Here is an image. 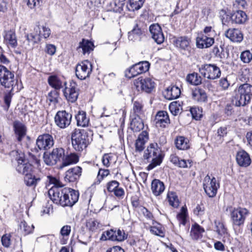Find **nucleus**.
<instances>
[{
	"instance_id": "nucleus-1",
	"label": "nucleus",
	"mask_w": 252,
	"mask_h": 252,
	"mask_svg": "<svg viewBox=\"0 0 252 252\" xmlns=\"http://www.w3.org/2000/svg\"><path fill=\"white\" fill-rule=\"evenodd\" d=\"M69 193L68 188H58L57 187H51L48 190V195L52 201L57 204H59L63 207L65 205H70L76 199V194H73L70 200H67V193Z\"/></svg>"
},
{
	"instance_id": "nucleus-2",
	"label": "nucleus",
	"mask_w": 252,
	"mask_h": 252,
	"mask_svg": "<svg viewBox=\"0 0 252 252\" xmlns=\"http://www.w3.org/2000/svg\"><path fill=\"white\" fill-rule=\"evenodd\" d=\"M252 97V85L245 83L241 85L234 91L233 102L236 106H244Z\"/></svg>"
},
{
	"instance_id": "nucleus-3",
	"label": "nucleus",
	"mask_w": 252,
	"mask_h": 252,
	"mask_svg": "<svg viewBox=\"0 0 252 252\" xmlns=\"http://www.w3.org/2000/svg\"><path fill=\"white\" fill-rule=\"evenodd\" d=\"M143 157L147 160H151L148 165L149 169H152L159 165L162 161L163 156L161 151L156 143H151L144 152Z\"/></svg>"
},
{
	"instance_id": "nucleus-4",
	"label": "nucleus",
	"mask_w": 252,
	"mask_h": 252,
	"mask_svg": "<svg viewBox=\"0 0 252 252\" xmlns=\"http://www.w3.org/2000/svg\"><path fill=\"white\" fill-rule=\"evenodd\" d=\"M71 142L75 150L82 151L89 144L87 132L84 129H75L71 134Z\"/></svg>"
},
{
	"instance_id": "nucleus-5",
	"label": "nucleus",
	"mask_w": 252,
	"mask_h": 252,
	"mask_svg": "<svg viewBox=\"0 0 252 252\" xmlns=\"http://www.w3.org/2000/svg\"><path fill=\"white\" fill-rule=\"evenodd\" d=\"M0 82L5 88H11V91H14L17 80L14 77L13 72L9 70L5 66L0 64Z\"/></svg>"
},
{
	"instance_id": "nucleus-6",
	"label": "nucleus",
	"mask_w": 252,
	"mask_h": 252,
	"mask_svg": "<svg viewBox=\"0 0 252 252\" xmlns=\"http://www.w3.org/2000/svg\"><path fill=\"white\" fill-rule=\"evenodd\" d=\"M42 32L41 31V28L39 26H36L30 33L26 35L27 40L32 47L40 41L42 36L46 38L50 35V30L48 28L42 27Z\"/></svg>"
},
{
	"instance_id": "nucleus-7",
	"label": "nucleus",
	"mask_w": 252,
	"mask_h": 252,
	"mask_svg": "<svg viewBox=\"0 0 252 252\" xmlns=\"http://www.w3.org/2000/svg\"><path fill=\"white\" fill-rule=\"evenodd\" d=\"M203 186L206 194L210 197H213L217 194L220 184L215 177L211 178L210 176L207 175L204 179Z\"/></svg>"
},
{
	"instance_id": "nucleus-8",
	"label": "nucleus",
	"mask_w": 252,
	"mask_h": 252,
	"mask_svg": "<svg viewBox=\"0 0 252 252\" xmlns=\"http://www.w3.org/2000/svg\"><path fill=\"white\" fill-rule=\"evenodd\" d=\"M200 73L206 78L214 80L220 76L221 71L219 67L214 64H206L199 68Z\"/></svg>"
},
{
	"instance_id": "nucleus-9",
	"label": "nucleus",
	"mask_w": 252,
	"mask_h": 252,
	"mask_svg": "<svg viewBox=\"0 0 252 252\" xmlns=\"http://www.w3.org/2000/svg\"><path fill=\"white\" fill-rule=\"evenodd\" d=\"M92 71V64L88 60H85L77 64L75 74L80 80H84L89 77Z\"/></svg>"
},
{
	"instance_id": "nucleus-10",
	"label": "nucleus",
	"mask_w": 252,
	"mask_h": 252,
	"mask_svg": "<svg viewBox=\"0 0 252 252\" xmlns=\"http://www.w3.org/2000/svg\"><path fill=\"white\" fill-rule=\"evenodd\" d=\"M127 238V234L124 230L118 229L114 230L110 229L104 231L102 234L100 239L101 241L110 240L113 241L122 242Z\"/></svg>"
},
{
	"instance_id": "nucleus-11",
	"label": "nucleus",
	"mask_w": 252,
	"mask_h": 252,
	"mask_svg": "<svg viewBox=\"0 0 252 252\" xmlns=\"http://www.w3.org/2000/svg\"><path fill=\"white\" fill-rule=\"evenodd\" d=\"M155 83L150 78H138L134 81V87L138 91H144L150 93L154 90Z\"/></svg>"
},
{
	"instance_id": "nucleus-12",
	"label": "nucleus",
	"mask_w": 252,
	"mask_h": 252,
	"mask_svg": "<svg viewBox=\"0 0 252 252\" xmlns=\"http://www.w3.org/2000/svg\"><path fill=\"white\" fill-rule=\"evenodd\" d=\"M16 159L17 162L16 169L18 173L25 176L32 171V166L29 162L28 160L25 158L23 154L17 156Z\"/></svg>"
},
{
	"instance_id": "nucleus-13",
	"label": "nucleus",
	"mask_w": 252,
	"mask_h": 252,
	"mask_svg": "<svg viewBox=\"0 0 252 252\" xmlns=\"http://www.w3.org/2000/svg\"><path fill=\"white\" fill-rule=\"evenodd\" d=\"M72 115L65 110L58 111L55 116L56 125L61 128L68 126L71 123Z\"/></svg>"
},
{
	"instance_id": "nucleus-14",
	"label": "nucleus",
	"mask_w": 252,
	"mask_h": 252,
	"mask_svg": "<svg viewBox=\"0 0 252 252\" xmlns=\"http://www.w3.org/2000/svg\"><path fill=\"white\" fill-rule=\"evenodd\" d=\"M150 64L147 61L139 62L131 66L128 70V73H126L127 77H134L140 74L145 72L149 70Z\"/></svg>"
},
{
	"instance_id": "nucleus-15",
	"label": "nucleus",
	"mask_w": 252,
	"mask_h": 252,
	"mask_svg": "<svg viewBox=\"0 0 252 252\" xmlns=\"http://www.w3.org/2000/svg\"><path fill=\"white\" fill-rule=\"evenodd\" d=\"M63 92L65 97L69 102H75L79 95L77 85L74 82H70L68 86L65 87Z\"/></svg>"
},
{
	"instance_id": "nucleus-16",
	"label": "nucleus",
	"mask_w": 252,
	"mask_h": 252,
	"mask_svg": "<svg viewBox=\"0 0 252 252\" xmlns=\"http://www.w3.org/2000/svg\"><path fill=\"white\" fill-rule=\"evenodd\" d=\"M249 211L245 208H238L234 209L231 213V217L234 225L240 226L244 223Z\"/></svg>"
},
{
	"instance_id": "nucleus-17",
	"label": "nucleus",
	"mask_w": 252,
	"mask_h": 252,
	"mask_svg": "<svg viewBox=\"0 0 252 252\" xmlns=\"http://www.w3.org/2000/svg\"><path fill=\"white\" fill-rule=\"evenodd\" d=\"M54 143L52 136L49 134L40 135L36 140V145L40 150L49 149L53 146Z\"/></svg>"
},
{
	"instance_id": "nucleus-18",
	"label": "nucleus",
	"mask_w": 252,
	"mask_h": 252,
	"mask_svg": "<svg viewBox=\"0 0 252 252\" xmlns=\"http://www.w3.org/2000/svg\"><path fill=\"white\" fill-rule=\"evenodd\" d=\"M149 30L153 39L158 44L162 43L164 40V36L161 27L158 24L150 26Z\"/></svg>"
},
{
	"instance_id": "nucleus-19",
	"label": "nucleus",
	"mask_w": 252,
	"mask_h": 252,
	"mask_svg": "<svg viewBox=\"0 0 252 252\" xmlns=\"http://www.w3.org/2000/svg\"><path fill=\"white\" fill-rule=\"evenodd\" d=\"M82 173V168L78 166L69 168L65 172V180L68 182H73L78 180Z\"/></svg>"
},
{
	"instance_id": "nucleus-20",
	"label": "nucleus",
	"mask_w": 252,
	"mask_h": 252,
	"mask_svg": "<svg viewBox=\"0 0 252 252\" xmlns=\"http://www.w3.org/2000/svg\"><path fill=\"white\" fill-rule=\"evenodd\" d=\"M225 36L233 42H241L243 39V34L238 29H229L225 32Z\"/></svg>"
},
{
	"instance_id": "nucleus-21",
	"label": "nucleus",
	"mask_w": 252,
	"mask_h": 252,
	"mask_svg": "<svg viewBox=\"0 0 252 252\" xmlns=\"http://www.w3.org/2000/svg\"><path fill=\"white\" fill-rule=\"evenodd\" d=\"M214 43V38L207 35H201L196 38V46L200 49L211 47Z\"/></svg>"
},
{
	"instance_id": "nucleus-22",
	"label": "nucleus",
	"mask_w": 252,
	"mask_h": 252,
	"mask_svg": "<svg viewBox=\"0 0 252 252\" xmlns=\"http://www.w3.org/2000/svg\"><path fill=\"white\" fill-rule=\"evenodd\" d=\"M155 121L157 127H165L170 123L167 113L164 111H159L156 116Z\"/></svg>"
},
{
	"instance_id": "nucleus-23",
	"label": "nucleus",
	"mask_w": 252,
	"mask_h": 252,
	"mask_svg": "<svg viewBox=\"0 0 252 252\" xmlns=\"http://www.w3.org/2000/svg\"><path fill=\"white\" fill-rule=\"evenodd\" d=\"M236 159L237 163L240 166L247 167L251 163L250 155L244 150H241L237 152Z\"/></svg>"
},
{
	"instance_id": "nucleus-24",
	"label": "nucleus",
	"mask_w": 252,
	"mask_h": 252,
	"mask_svg": "<svg viewBox=\"0 0 252 252\" xmlns=\"http://www.w3.org/2000/svg\"><path fill=\"white\" fill-rule=\"evenodd\" d=\"M232 22L237 24H243L248 20L246 13L242 10H237L231 14Z\"/></svg>"
},
{
	"instance_id": "nucleus-25",
	"label": "nucleus",
	"mask_w": 252,
	"mask_h": 252,
	"mask_svg": "<svg viewBox=\"0 0 252 252\" xmlns=\"http://www.w3.org/2000/svg\"><path fill=\"white\" fill-rule=\"evenodd\" d=\"M149 138L148 133L146 131H142L138 136L135 143V150L141 152L145 148V143Z\"/></svg>"
},
{
	"instance_id": "nucleus-26",
	"label": "nucleus",
	"mask_w": 252,
	"mask_h": 252,
	"mask_svg": "<svg viewBox=\"0 0 252 252\" xmlns=\"http://www.w3.org/2000/svg\"><path fill=\"white\" fill-rule=\"evenodd\" d=\"M94 44L88 40L83 39L82 41L80 42L79 45L77 47V51L83 55L89 54L91 51L94 49Z\"/></svg>"
},
{
	"instance_id": "nucleus-27",
	"label": "nucleus",
	"mask_w": 252,
	"mask_h": 252,
	"mask_svg": "<svg viewBox=\"0 0 252 252\" xmlns=\"http://www.w3.org/2000/svg\"><path fill=\"white\" fill-rule=\"evenodd\" d=\"M42 177L41 175H34L31 172L25 176L24 182L27 186L35 188L39 183Z\"/></svg>"
},
{
	"instance_id": "nucleus-28",
	"label": "nucleus",
	"mask_w": 252,
	"mask_h": 252,
	"mask_svg": "<svg viewBox=\"0 0 252 252\" xmlns=\"http://www.w3.org/2000/svg\"><path fill=\"white\" fill-rule=\"evenodd\" d=\"M181 94L180 89L175 86L168 87L164 92V96L167 99L172 100L178 98Z\"/></svg>"
},
{
	"instance_id": "nucleus-29",
	"label": "nucleus",
	"mask_w": 252,
	"mask_h": 252,
	"mask_svg": "<svg viewBox=\"0 0 252 252\" xmlns=\"http://www.w3.org/2000/svg\"><path fill=\"white\" fill-rule=\"evenodd\" d=\"M164 183L158 179H154L151 183V190L155 196L160 195L164 190Z\"/></svg>"
},
{
	"instance_id": "nucleus-30",
	"label": "nucleus",
	"mask_w": 252,
	"mask_h": 252,
	"mask_svg": "<svg viewBox=\"0 0 252 252\" xmlns=\"http://www.w3.org/2000/svg\"><path fill=\"white\" fill-rule=\"evenodd\" d=\"M191 96L193 99L199 102H204L207 100V95L203 90L195 88L192 91Z\"/></svg>"
},
{
	"instance_id": "nucleus-31",
	"label": "nucleus",
	"mask_w": 252,
	"mask_h": 252,
	"mask_svg": "<svg viewBox=\"0 0 252 252\" xmlns=\"http://www.w3.org/2000/svg\"><path fill=\"white\" fill-rule=\"evenodd\" d=\"M15 133L17 139L19 141L22 140L26 134V127L22 123L15 122L14 124Z\"/></svg>"
},
{
	"instance_id": "nucleus-32",
	"label": "nucleus",
	"mask_w": 252,
	"mask_h": 252,
	"mask_svg": "<svg viewBox=\"0 0 252 252\" xmlns=\"http://www.w3.org/2000/svg\"><path fill=\"white\" fill-rule=\"evenodd\" d=\"M175 46L184 50L189 51L190 40L187 37H179L174 41Z\"/></svg>"
},
{
	"instance_id": "nucleus-33",
	"label": "nucleus",
	"mask_w": 252,
	"mask_h": 252,
	"mask_svg": "<svg viewBox=\"0 0 252 252\" xmlns=\"http://www.w3.org/2000/svg\"><path fill=\"white\" fill-rule=\"evenodd\" d=\"M145 0H129L126 5L128 11L138 10L143 6Z\"/></svg>"
},
{
	"instance_id": "nucleus-34",
	"label": "nucleus",
	"mask_w": 252,
	"mask_h": 252,
	"mask_svg": "<svg viewBox=\"0 0 252 252\" xmlns=\"http://www.w3.org/2000/svg\"><path fill=\"white\" fill-rule=\"evenodd\" d=\"M189 140L184 136H177L175 140V145L179 150H187L189 148Z\"/></svg>"
},
{
	"instance_id": "nucleus-35",
	"label": "nucleus",
	"mask_w": 252,
	"mask_h": 252,
	"mask_svg": "<svg viewBox=\"0 0 252 252\" xmlns=\"http://www.w3.org/2000/svg\"><path fill=\"white\" fill-rule=\"evenodd\" d=\"M79 156L75 153L64 155L62 163V167L66 166L71 164H75L78 162Z\"/></svg>"
},
{
	"instance_id": "nucleus-36",
	"label": "nucleus",
	"mask_w": 252,
	"mask_h": 252,
	"mask_svg": "<svg viewBox=\"0 0 252 252\" xmlns=\"http://www.w3.org/2000/svg\"><path fill=\"white\" fill-rule=\"evenodd\" d=\"M131 129L134 132H138L144 127V124L139 116H135L130 123Z\"/></svg>"
},
{
	"instance_id": "nucleus-37",
	"label": "nucleus",
	"mask_w": 252,
	"mask_h": 252,
	"mask_svg": "<svg viewBox=\"0 0 252 252\" xmlns=\"http://www.w3.org/2000/svg\"><path fill=\"white\" fill-rule=\"evenodd\" d=\"M142 34V30L136 25L130 32H128V38L129 40L134 41L140 39Z\"/></svg>"
},
{
	"instance_id": "nucleus-38",
	"label": "nucleus",
	"mask_w": 252,
	"mask_h": 252,
	"mask_svg": "<svg viewBox=\"0 0 252 252\" xmlns=\"http://www.w3.org/2000/svg\"><path fill=\"white\" fill-rule=\"evenodd\" d=\"M75 118L78 126L85 127L88 126L89 120L86 117L85 112L79 111L76 115Z\"/></svg>"
},
{
	"instance_id": "nucleus-39",
	"label": "nucleus",
	"mask_w": 252,
	"mask_h": 252,
	"mask_svg": "<svg viewBox=\"0 0 252 252\" xmlns=\"http://www.w3.org/2000/svg\"><path fill=\"white\" fill-rule=\"evenodd\" d=\"M4 39L7 43L12 47H15L17 45V41L15 32L9 31L6 32Z\"/></svg>"
},
{
	"instance_id": "nucleus-40",
	"label": "nucleus",
	"mask_w": 252,
	"mask_h": 252,
	"mask_svg": "<svg viewBox=\"0 0 252 252\" xmlns=\"http://www.w3.org/2000/svg\"><path fill=\"white\" fill-rule=\"evenodd\" d=\"M34 228L33 225H30L25 220H22L19 224L18 231L24 235H27L32 233Z\"/></svg>"
},
{
	"instance_id": "nucleus-41",
	"label": "nucleus",
	"mask_w": 252,
	"mask_h": 252,
	"mask_svg": "<svg viewBox=\"0 0 252 252\" xmlns=\"http://www.w3.org/2000/svg\"><path fill=\"white\" fill-rule=\"evenodd\" d=\"M204 229L197 224H195L191 227L190 236L192 239L197 240L201 237L202 233Z\"/></svg>"
},
{
	"instance_id": "nucleus-42",
	"label": "nucleus",
	"mask_w": 252,
	"mask_h": 252,
	"mask_svg": "<svg viewBox=\"0 0 252 252\" xmlns=\"http://www.w3.org/2000/svg\"><path fill=\"white\" fill-rule=\"evenodd\" d=\"M59 93L57 90H54L50 92L47 96V101L49 104H53L54 106L59 102Z\"/></svg>"
},
{
	"instance_id": "nucleus-43",
	"label": "nucleus",
	"mask_w": 252,
	"mask_h": 252,
	"mask_svg": "<svg viewBox=\"0 0 252 252\" xmlns=\"http://www.w3.org/2000/svg\"><path fill=\"white\" fill-rule=\"evenodd\" d=\"M101 225L96 220L94 219H90L87 220L86 222V226L87 228L92 232H94L98 229L100 228Z\"/></svg>"
},
{
	"instance_id": "nucleus-44",
	"label": "nucleus",
	"mask_w": 252,
	"mask_h": 252,
	"mask_svg": "<svg viewBox=\"0 0 252 252\" xmlns=\"http://www.w3.org/2000/svg\"><path fill=\"white\" fill-rule=\"evenodd\" d=\"M169 204L174 208H177L179 205V200L178 197L175 192L168 191L167 194Z\"/></svg>"
},
{
	"instance_id": "nucleus-45",
	"label": "nucleus",
	"mask_w": 252,
	"mask_h": 252,
	"mask_svg": "<svg viewBox=\"0 0 252 252\" xmlns=\"http://www.w3.org/2000/svg\"><path fill=\"white\" fill-rule=\"evenodd\" d=\"M187 80L190 84L198 85L201 83L202 78L197 73L194 72L187 76Z\"/></svg>"
},
{
	"instance_id": "nucleus-46",
	"label": "nucleus",
	"mask_w": 252,
	"mask_h": 252,
	"mask_svg": "<svg viewBox=\"0 0 252 252\" xmlns=\"http://www.w3.org/2000/svg\"><path fill=\"white\" fill-rule=\"evenodd\" d=\"M48 83L49 85L56 90H60L63 87V82L58 77L55 76H52L48 78Z\"/></svg>"
},
{
	"instance_id": "nucleus-47",
	"label": "nucleus",
	"mask_w": 252,
	"mask_h": 252,
	"mask_svg": "<svg viewBox=\"0 0 252 252\" xmlns=\"http://www.w3.org/2000/svg\"><path fill=\"white\" fill-rule=\"evenodd\" d=\"M115 162V156L112 154H105L102 158V162L103 165L106 167H108L111 163Z\"/></svg>"
},
{
	"instance_id": "nucleus-48",
	"label": "nucleus",
	"mask_w": 252,
	"mask_h": 252,
	"mask_svg": "<svg viewBox=\"0 0 252 252\" xmlns=\"http://www.w3.org/2000/svg\"><path fill=\"white\" fill-rule=\"evenodd\" d=\"M57 162L63 160L64 157V150L62 148H56L51 152Z\"/></svg>"
},
{
	"instance_id": "nucleus-49",
	"label": "nucleus",
	"mask_w": 252,
	"mask_h": 252,
	"mask_svg": "<svg viewBox=\"0 0 252 252\" xmlns=\"http://www.w3.org/2000/svg\"><path fill=\"white\" fill-rule=\"evenodd\" d=\"M110 174V171L108 169H104L100 168L99 169L96 181L95 182V184L98 185L101 181L106 177H107Z\"/></svg>"
},
{
	"instance_id": "nucleus-50",
	"label": "nucleus",
	"mask_w": 252,
	"mask_h": 252,
	"mask_svg": "<svg viewBox=\"0 0 252 252\" xmlns=\"http://www.w3.org/2000/svg\"><path fill=\"white\" fill-rule=\"evenodd\" d=\"M43 159L45 163L48 165H53L58 162L51 153L49 154L44 155Z\"/></svg>"
},
{
	"instance_id": "nucleus-51",
	"label": "nucleus",
	"mask_w": 252,
	"mask_h": 252,
	"mask_svg": "<svg viewBox=\"0 0 252 252\" xmlns=\"http://www.w3.org/2000/svg\"><path fill=\"white\" fill-rule=\"evenodd\" d=\"M69 193H67V196H68V197L66 198L67 199V200H70L71 201V199L72 198V196H73V194H76V199L74 201H73V202H71V204L70 205H65V206H69V207H71L75 203H76L78 200V198H79V192L77 191H76L73 189H71L70 188H69ZM73 201H74L73 200Z\"/></svg>"
},
{
	"instance_id": "nucleus-52",
	"label": "nucleus",
	"mask_w": 252,
	"mask_h": 252,
	"mask_svg": "<svg viewBox=\"0 0 252 252\" xmlns=\"http://www.w3.org/2000/svg\"><path fill=\"white\" fill-rule=\"evenodd\" d=\"M150 231L153 234L160 237L164 236V233L162 230L160 224H158L157 226H153L150 227Z\"/></svg>"
},
{
	"instance_id": "nucleus-53",
	"label": "nucleus",
	"mask_w": 252,
	"mask_h": 252,
	"mask_svg": "<svg viewBox=\"0 0 252 252\" xmlns=\"http://www.w3.org/2000/svg\"><path fill=\"white\" fill-rule=\"evenodd\" d=\"M240 58L244 63H249L252 60V54L249 51H245L241 53Z\"/></svg>"
},
{
	"instance_id": "nucleus-54",
	"label": "nucleus",
	"mask_w": 252,
	"mask_h": 252,
	"mask_svg": "<svg viewBox=\"0 0 252 252\" xmlns=\"http://www.w3.org/2000/svg\"><path fill=\"white\" fill-rule=\"evenodd\" d=\"M180 106L177 102H173L170 104L169 108L172 114L176 116L180 112Z\"/></svg>"
},
{
	"instance_id": "nucleus-55",
	"label": "nucleus",
	"mask_w": 252,
	"mask_h": 252,
	"mask_svg": "<svg viewBox=\"0 0 252 252\" xmlns=\"http://www.w3.org/2000/svg\"><path fill=\"white\" fill-rule=\"evenodd\" d=\"M203 32L205 34V35L213 37L214 38L217 34L216 31L212 26H206L205 27L203 30Z\"/></svg>"
},
{
	"instance_id": "nucleus-56",
	"label": "nucleus",
	"mask_w": 252,
	"mask_h": 252,
	"mask_svg": "<svg viewBox=\"0 0 252 252\" xmlns=\"http://www.w3.org/2000/svg\"><path fill=\"white\" fill-rule=\"evenodd\" d=\"M190 112L193 119L198 120L200 118L201 114L199 108L196 107H191L190 109Z\"/></svg>"
},
{
	"instance_id": "nucleus-57",
	"label": "nucleus",
	"mask_w": 252,
	"mask_h": 252,
	"mask_svg": "<svg viewBox=\"0 0 252 252\" xmlns=\"http://www.w3.org/2000/svg\"><path fill=\"white\" fill-rule=\"evenodd\" d=\"M112 192L114 193V195L116 197L119 198H123L125 195V191L124 189L120 187L119 186H118V187L115 188L114 189L112 190Z\"/></svg>"
},
{
	"instance_id": "nucleus-58",
	"label": "nucleus",
	"mask_w": 252,
	"mask_h": 252,
	"mask_svg": "<svg viewBox=\"0 0 252 252\" xmlns=\"http://www.w3.org/2000/svg\"><path fill=\"white\" fill-rule=\"evenodd\" d=\"M205 208L204 205L201 204H197L193 210V213L197 216H202L204 214Z\"/></svg>"
},
{
	"instance_id": "nucleus-59",
	"label": "nucleus",
	"mask_w": 252,
	"mask_h": 252,
	"mask_svg": "<svg viewBox=\"0 0 252 252\" xmlns=\"http://www.w3.org/2000/svg\"><path fill=\"white\" fill-rule=\"evenodd\" d=\"M120 184L117 181H111L107 183L106 187L108 191L112 192V190L114 189L115 188L118 187Z\"/></svg>"
},
{
	"instance_id": "nucleus-60",
	"label": "nucleus",
	"mask_w": 252,
	"mask_h": 252,
	"mask_svg": "<svg viewBox=\"0 0 252 252\" xmlns=\"http://www.w3.org/2000/svg\"><path fill=\"white\" fill-rule=\"evenodd\" d=\"M48 178L49 179V183L50 184L53 185V186L52 187H57L58 188H62V187L63 186V185L60 182V181L57 179L56 178L51 176H48Z\"/></svg>"
},
{
	"instance_id": "nucleus-61",
	"label": "nucleus",
	"mask_w": 252,
	"mask_h": 252,
	"mask_svg": "<svg viewBox=\"0 0 252 252\" xmlns=\"http://www.w3.org/2000/svg\"><path fill=\"white\" fill-rule=\"evenodd\" d=\"M138 210L147 219H151L153 218L152 214L150 211H149L146 208L143 206H139L138 208Z\"/></svg>"
},
{
	"instance_id": "nucleus-62",
	"label": "nucleus",
	"mask_w": 252,
	"mask_h": 252,
	"mask_svg": "<svg viewBox=\"0 0 252 252\" xmlns=\"http://www.w3.org/2000/svg\"><path fill=\"white\" fill-rule=\"evenodd\" d=\"M71 232V227L69 225H64L61 229L60 233L63 237H68Z\"/></svg>"
},
{
	"instance_id": "nucleus-63",
	"label": "nucleus",
	"mask_w": 252,
	"mask_h": 252,
	"mask_svg": "<svg viewBox=\"0 0 252 252\" xmlns=\"http://www.w3.org/2000/svg\"><path fill=\"white\" fill-rule=\"evenodd\" d=\"M217 231L220 235L224 234L226 232V229L225 228L224 225L222 222H218L216 224Z\"/></svg>"
},
{
	"instance_id": "nucleus-64",
	"label": "nucleus",
	"mask_w": 252,
	"mask_h": 252,
	"mask_svg": "<svg viewBox=\"0 0 252 252\" xmlns=\"http://www.w3.org/2000/svg\"><path fill=\"white\" fill-rule=\"evenodd\" d=\"M45 51L47 54L52 56L56 53V48L53 44H47L46 45Z\"/></svg>"
}]
</instances>
